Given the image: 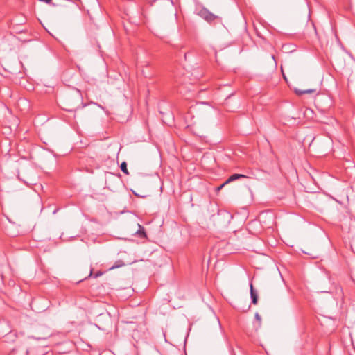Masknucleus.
<instances>
[{
    "instance_id": "obj_1",
    "label": "nucleus",
    "mask_w": 355,
    "mask_h": 355,
    "mask_svg": "<svg viewBox=\"0 0 355 355\" xmlns=\"http://www.w3.org/2000/svg\"><path fill=\"white\" fill-rule=\"evenodd\" d=\"M197 111V116L201 120H206L213 114V108L205 103H200L194 108Z\"/></svg>"
},
{
    "instance_id": "obj_2",
    "label": "nucleus",
    "mask_w": 355,
    "mask_h": 355,
    "mask_svg": "<svg viewBox=\"0 0 355 355\" xmlns=\"http://www.w3.org/2000/svg\"><path fill=\"white\" fill-rule=\"evenodd\" d=\"M250 297L252 299V302L254 304H256L258 301V295H257V292L254 290L252 284H250Z\"/></svg>"
},
{
    "instance_id": "obj_3",
    "label": "nucleus",
    "mask_w": 355,
    "mask_h": 355,
    "mask_svg": "<svg viewBox=\"0 0 355 355\" xmlns=\"http://www.w3.org/2000/svg\"><path fill=\"white\" fill-rule=\"evenodd\" d=\"M241 178H245V175L242 174H234L228 178V179L225 182V184H228Z\"/></svg>"
},
{
    "instance_id": "obj_4",
    "label": "nucleus",
    "mask_w": 355,
    "mask_h": 355,
    "mask_svg": "<svg viewBox=\"0 0 355 355\" xmlns=\"http://www.w3.org/2000/svg\"><path fill=\"white\" fill-rule=\"evenodd\" d=\"M209 11L205 8H200L196 9V13L198 15L201 17L202 18H205V17L208 14Z\"/></svg>"
},
{
    "instance_id": "obj_5",
    "label": "nucleus",
    "mask_w": 355,
    "mask_h": 355,
    "mask_svg": "<svg viewBox=\"0 0 355 355\" xmlns=\"http://www.w3.org/2000/svg\"><path fill=\"white\" fill-rule=\"evenodd\" d=\"M138 227H139V229L137 231L136 234L140 237H143V238L146 237V234L145 233L144 228L139 224H138Z\"/></svg>"
},
{
    "instance_id": "obj_6",
    "label": "nucleus",
    "mask_w": 355,
    "mask_h": 355,
    "mask_svg": "<svg viewBox=\"0 0 355 355\" xmlns=\"http://www.w3.org/2000/svg\"><path fill=\"white\" fill-rule=\"evenodd\" d=\"M218 18V16L214 15L213 13L209 12L208 14L205 17L204 19L208 22H211L214 21L215 19Z\"/></svg>"
},
{
    "instance_id": "obj_7",
    "label": "nucleus",
    "mask_w": 355,
    "mask_h": 355,
    "mask_svg": "<svg viewBox=\"0 0 355 355\" xmlns=\"http://www.w3.org/2000/svg\"><path fill=\"white\" fill-rule=\"evenodd\" d=\"M315 92V89H306V90H301V89H295V93L298 95H302V94H311V93H313Z\"/></svg>"
},
{
    "instance_id": "obj_8",
    "label": "nucleus",
    "mask_w": 355,
    "mask_h": 355,
    "mask_svg": "<svg viewBox=\"0 0 355 355\" xmlns=\"http://www.w3.org/2000/svg\"><path fill=\"white\" fill-rule=\"evenodd\" d=\"M121 170L126 175H128L129 173H128V168H127V164L125 162H123L121 163Z\"/></svg>"
},
{
    "instance_id": "obj_9",
    "label": "nucleus",
    "mask_w": 355,
    "mask_h": 355,
    "mask_svg": "<svg viewBox=\"0 0 355 355\" xmlns=\"http://www.w3.org/2000/svg\"><path fill=\"white\" fill-rule=\"evenodd\" d=\"M102 274H103V273H102L101 271H98V272H97L94 275V277H95V278L101 276V275H102Z\"/></svg>"
},
{
    "instance_id": "obj_10",
    "label": "nucleus",
    "mask_w": 355,
    "mask_h": 355,
    "mask_svg": "<svg viewBox=\"0 0 355 355\" xmlns=\"http://www.w3.org/2000/svg\"><path fill=\"white\" fill-rule=\"evenodd\" d=\"M255 318H256L257 320H259V322L261 321V317H260V315H259V313H257L255 314Z\"/></svg>"
},
{
    "instance_id": "obj_11",
    "label": "nucleus",
    "mask_w": 355,
    "mask_h": 355,
    "mask_svg": "<svg viewBox=\"0 0 355 355\" xmlns=\"http://www.w3.org/2000/svg\"><path fill=\"white\" fill-rule=\"evenodd\" d=\"M123 263H121V264H120V265L113 266H112V267L110 268V270H112V269H114V268H119V266H123Z\"/></svg>"
},
{
    "instance_id": "obj_12",
    "label": "nucleus",
    "mask_w": 355,
    "mask_h": 355,
    "mask_svg": "<svg viewBox=\"0 0 355 355\" xmlns=\"http://www.w3.org/2000/svg\"><path fill=\"white\" fill-rule=\"evenodd\" d=\"M226 184H225V182L223 184H222L221 185H220L218 188H217V190L219 191Z\"/></svg>"
},
{
    "instance_id": "obj_13",
    "label": "nucleus",
    "mask_w": 355,
    "mask_h": 355,
    "mask_svg": "<svg viewBox=\"0 0 355 355\" xmlns=\"http://www.w3.org/2000/svg\"><path fill=\"white\" fill-rule=\"evenodd\" d=\"M92 275H93V270H92V269H91L90 272H89V277H92Z\"/></svg>"
}]
</instances>
